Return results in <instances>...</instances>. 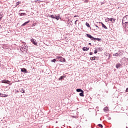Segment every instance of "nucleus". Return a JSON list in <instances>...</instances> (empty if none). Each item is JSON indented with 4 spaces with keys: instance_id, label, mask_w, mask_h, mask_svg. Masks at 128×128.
I'll list each match as a JSON object with an SVG mask.
<instances>
[{
    "instance_id": "nucleus-20",
    "label": "nucleus",
    "mask_w": 128,
    "mask_h": 128,
    "mask_svg": "<svg viewBox=\"0 0 128 128\" xmlns=\"http://www.w3.org/2000/svg\"><path fill=\"white\" fill-rule=\"evenodd\" d=\"M97 128H102V125L101 124H99L98 125Z\"/></svg>"
},
{
    "instance_id": "nucleus-38",
    "label": "nucleus",
    "mask_w": 128,
    "mask_h": 128,
    "mask_svg": "<svg viewBox=\"0 0 128 128\" xmlns=\"http://www.w3.org/2000/svg\"><path fill=\"white\" fill-rule=\"evenodd\" d=\"M89 44H90V43H89Z\"/></svg>"
},
{
    "instance_id": "nucleus-27",
    "label": "nucleus",
    "mask_w": 128,
    "mask_h": 128,
    "mask_svg": "<svg viewBox=\"0 0 128 128\" xmlns=\"http://www.w3.org/2000/svg\"><path fill=\"white\" fill-rule=\"evenodd\" d=\"M84 0L85 4H88V2L89 0Z\"/></svg>"
},
{
    "instance_id": "nucleus-12",
    "label": "nucleus",
    "mask_w": 128,
    "mask_h": 128,
    "mask_svg": "<svg viewBox=\"0 0 128 128\" xmlns=\"http://www.w3.org/2000/svg\"><path fill=\"white\" fill-rule=\"evenodd\" d=\"M20 92L22 94H24V92H25L24 89L23 88H21Z\"/></svg>"
},
{
    "instance_id": "nucleus-23",
    "label": "nucleus",
    "mask_w": 128,
    "mask_h": 128,
    "mask_svg": "<svg viewBox=\"0 0 128 128\" xmlns=\"http://www.w3.org/2000/svg\"><path fill=\"white\" fill-rule=\"evenodd\" d=\"M56 20H60V16H56L55 18Z\"/></svg>"
},
{
    "instance_id": "nucleus-31",
    "label": "nucleus",
    "mask_w": 128,
    "mask_h": 128,
    "mask_svg": "<svg viewBox=\"0 0 128 128\" xmlns=\"http://www.w3.org/2000/svg\"><path fill=\"white\" fill-rule=\"evenodd\" d=\"M100 38H95V40H98V42H100Z\"/></svg>"
},
{
    "instance_id": "nucleus-2",
    "label": "nucleus",
    "mask_w": 128,
    "mask_h": 128,
    "mask_svg": "<svg viewBox=\"0 0 128 128\" xmlns=\"http://www.w3.org/2000/svg\"><path fill=\"white\" fill-rule=\"evenodd\" d=\"M122 24H128V15L124 17Z\"/></svg>"
},
{
    "instance_id": "nucleus-33",
    "label": "nucleus",
    "mask_w": 128,
    "mask_h": 128,
    "mask_svg": "<svg viewBox=\"0 0 128 128\" xmlns=\"http://www.w3.org/2000/svg\"><path fill=\"white\" fill-rule=\"evenodd\" d=\"M126 92H128V88H126Z\"/></svg>"
},
{
    "instance_id": "nucleus-1",
    "label": "nucleus",
    "mask_w": 128,
    "mask_h": 128,
    "mask_svg": "<svg viewBox=\"0 0 128 128\" xmlns=\"http://www.w3.org/2000/svg\"><path fill=\"white\" fill-rule=\"evenodd\" d=\"M56 58L58 60V62H66V59L62 56H56Z\"/></svg>"
},
{
    "instance_id": "nucleus-37",
    "label": "nucleus",
    "mask_w": 128,
    "mask_h": 128,
    "mask_svg": "<svg viewBox=\"0 0 128 128\" xmlns=\"http://www.w3.org/2000/svg\"><path fill=\"white\" fill-rule=\"evenodd\" d=\"M76 16H74V18H76Z\"/></svg>"
},
{
    "instance_id": "nucleus-24",
    "label": "nucleus",
    "mask_w": 128,
    "mask_h": 128,
    "mask_svg": "<svg viewBox=\"0 0 128 128\" xmlns=\"http://www.w3.org/2000/svg\"><path fill=\"white\" fill-rule=\"evenodd\" d=\"M64 76H61L58 79L59 80H62L64 79Z\"/></svg>"
},
{
    "instance_id": "nucleus-5",
    "label": "nucleus",
    "mask_w": 128,
    "mask_h": 128,
    "mask_svg": "<svg viewBox=\"0 0 128 128\" xmlns=\"http://www.w3.org/2000/svg\"><path fill=\"white\" fill-rule=\"evenodd\" d=\"M122 26H123L124 28H125V30H128V24H126V23L122 24Z\"/></svg>"
},
{
    "instance_id": "nucleus-14",
    "label": "nucleus",
    "mask_w": 128,
    "mask_h": 128,
    "mask_svg": "<svg viewBox=\"0 0 128 128\" xmlns=\"http://www.w3.org/2000/svg\"><path fill=\"white\" fill-rule=\"evenodd\" d=\"M80 96H84V90L80 93Z\"/></svg>"
},
{
    "instance_id": "nucleus-16",
    "label": "nucleus",
    "mask_w": 128,
    "mask_h": 128,
    "mask_svg": "<svg viewBox=\"0 0 128 128\" xmlns=\"http://www.w3.org/2000/svg\"><path fill=\"white\" fill-rule=\"evenodd\" d=\"M28 22H30V20H28V22H25L24 24H22V26H26L27 24H28Z\"/></svg>"
},
{
    "instance_id": "nucleus-19",
    "label": "nucleus",
    "mask_w": 128,
    "mask_h": 128,
    "mask_svg": "<svg viewBox=\"0 0 128 128\" xmlns=\"http://www.w3.org/2000/svg\"><path fill=\"white\" fill-rule=\"evenodd\" d=\"M76 92H81L83 91L82 90V89H80V88H78V89H76Z\"/></svg>"
},
{
    "instance_id": "nucleus-10",
    "label": "nucleus",
    "mask_w": 128,
    "mask_h": 128,
    "mask_svg": "<svg viewBox=\"0 0 128 128\" xmlns=\"http://www.w3.org/2000/svg\"><path fill=\"white\" fill-rule=\"evenodd\" d=\"M82 50H84V52H86V50H90V48H86V47H84V48H82Z\"/></svg>"
},
{
    "instance_id": "nucleus-36",
    "label": "nucleus",
    "mask_w": 128,
    "mask_h": 128,
    "mask_svg": "<svg viewBox=\"0 0 128 128\" xmlns=\"http://www.w3.org/2000/svg\"><path fill=\"white\" fill-rule=\"evenodd\" d=\"M96 26L97 28H100L98 26V25H96Z\"/></svg>"
},
{
    "instance_id": "nucleus-4",
    "label": "nucleus",
    "mask_w": 128,
    "mask_h": 128,
    "mask_svg": "<svg viewBox=\"0 0 128 128\" xmlns=\"http://www.w3.org/2000/svg\"><path fill=\"white\" fill-rule=\"evenodd\" d=\"M108 20H110V22H112L113 24L116 22V19L114 18H108Z\"/></svg>"
},
{
    "instance_id": "nucleus-8",
    "label": "nucleus",
    "mask_w": 128,
    "mask_h": 128,
    "mask_svg": "<svg viewBox=\"0 0 128 128\" xmlns=\"http://www.w3.org/2000/svg\"><path fill=\"white\" fill-rule=\"evenodd\" d=\"M21 72H28V70L26 68H22L21 69Z\"/></svg>"
},
{
    "instance_id": "nucleus-9",
    "label": "nucleus",
    "mask_w": 128,
    "mask_h": 128,
    "mask_svg": "<svg viewBox=\"0 0 128 128\" xmlns=\"http://www.w3.org/2000/svg\"><path fill=\"white\" fill-rule=\"evenodd\" d=\"M120 66H122V64L120 63H118L116 64V68H120Z\"/></svg>"
},
{
    "instance_id": "nucleus-28",
    "label": "nucleus",
    "mask_w": 128,
    "mask_h": 128,
    "mask_svg": "<svg viewBox=\"0 0 128 128\" xmlns=\"http://www.w3.org/2000/svg\"><path fill=\"white\" fill-rule=\"evenodd\" d=\"M2 18V13H0V20Z\"/></svg>"
},
{
    "instance_id": "nucleus-11",
    "label": "nucleus",
    "mask_w": 128,
    "mask_h": 128,
    "mask_svg": "<svg viewBox=\"0 0 128 128\" xmlns=\"http://www.w3.org/2000/svg\"><path fill=\"white\" fill-rule=\"evenodd\" d=\"M2 82H4V84H10V81L8 80H2Z\"/></svg>"
},
{
    "instance_id": "nucleus-21",
    "label": "nucleus",
    "mask_w": 128,
    "mask_h": 128,
    "mask_svg": "<svg viewBox=\"0 0 128 128\" xmlns=\"http://www.w3.org/2000/svg\"><path fill=\"white\" fill-rule=\"evenodd\" d=\"M114 56H120V54L118 53H116L113 54Z\"/></svg>"
},
{
    "instance_id": "nucleus-32",
    "label": "nucleus",
    "mask_w": 128,
    "mask_h": 128,
    "mask_svg": "<svg viewBox=\"0 0 128 128\" xmlns=\"http://www.w3.org/2000/svg\"><path fill=\"white\" fill-rule=\"evenodd\" d=\"M94 52V54H98V50H95Z\"/></svg>"
},
{
    "instance_id": "nucleus-13",
    "label": "nucleus",
    "mask_w": 128,
    "mask_h": 128,
    "mask_svg": "<svg viewBox=\"0 0 128 128\" xmlns=\"http://www.w3.org/2000/svg\"><path fill=\"white\" fill-rule=\"evenodd\" d=\"M50 18H56V14L51 15Z\"/></svg>"
},
{
    "instance_id": "nucleus-18",
    "label": "nucleus",
    "mask_w": 128,
    "mask_h": 128,
    "mask_svg": "<svg viewBox=\"0 0 128 128\" xmlns=\"http://www.w3.org/2000/svg\"><path fill=\"white\" fill-rule=\"evenodd\" d=\"M90 60H96V56L90 58Z\"/></svg>"
},
{
    "instance_id": "nucleus-7",
    "label": "nucleus",
    "mask_w": 128,
    "mask_h": 128,
    "mask_svg": "<svg viewBox=\"0 0 128 128\" xmlns=\"http://www.w3.org/2000/svg\"><path fill=\"white\" fill-rule=\"evenodd\" d=\"M100 23L101 24H102V27L105 28V30L108 29V27H106V25H104V23H102V22H100Z\"/></svg>"
},
{
    "instance_id": "nucleus-15",
    "label": "nucleus",
    "mask_w": 128,
    "mask_h": 128,
    "mask_svg": "<svg viewBox=\"0 0 128 128\" xmlns=\"http://www.w3.org/2000/svg\"><path fill=\"white\" fill-rule=\"evenodd\" d=\"M104 112H108V107H105L104 108Z\"/></svg>"
},
{
    "instance_id": "nucleus-29",
    "label": "nucleus",
    "mask_w": 128,
    "mask_h": 128,
    "mask_svg": "<svg viewBox=\"0 0 128 128\" xmlns=\"http://www.w3.org/2000/svg\"><path fill=\"white\" fill-rule=\"evenodd\" d=\"M90 40H95L96 38H94L93 36H92V38H91Z\"/></svg>"
},
{
    "instance_id": "nucleus-30",
    "label": "nucleus",
    "mask_w": 128,
    "mask_h": 128,
    "mask_svg": "<svg viewBox=\"0 0 128 128\" xmlns=\"http://www.w3.org/2000/svg\"><path fill=\"white\" fill-rule=\"evenodd\" d=\"M36 26V23L32 24V26Z\"/></svg>"
},
{
    "instance_id": "nucleus-26",
    "label": "nucleus",
    "mask_w": 128,
    "mask_h": 128,
    "mask_svg": "<svg viewBox=\"0 0 128 128\" xmlns=\"http://www.w3.org/2000/svg\"><path fill=\"white\" fill-rule=\"evenodd\" d=\"M52 62H56V58L51 60Z\"/></svg>"
},
{
    "instance_id": "nucleus-25",
    "label": "nucleus",
    "mask_w": 128,
    "mask_h": 128,
    "mask_svg": "<svg viewBox=\"0 0 128 128\" xmlns=\"http://www.w3.org/2000/svg\"><path fill=\"white\" fill-rule=\"evenodd\" d=\"M86 26H88V28H90V24L86 22Z\"/></svg>"
},
{
    "instance_id": "nucleus-35",
    "label": "nucleus",
    "mask_w": 128,
    "mask_h": 128,
    "mask_svg": "<svg viewBox=\"0 0 128 128\" xmlns=\"http://www.w3.org/2000/svg\"><path fill=\"white\" fill-rule=\"evenodd\" d=\"M90 56H92V52H90Z\"/></svg>"
},
{
    "instance_id": "nucleus-17",
    "label": "nucleus",
    "mask_w": 128,
    "mask_h": 128,
    "mask_svg": "<svg viewBox=\"0 0 128 128\" xmlns=\"http://www.w3.org/2000/svg\"><path fill=\"white\" fill-rule=\"evenodd\" d=\"M20 16H26V13H20Z\"/></svg>"
},
{
    "instance_id": "nucleus-22",
    "label": "nucleus",
    "mask_w": 128,
    "mask_h": 128,
    "mask_svg": "<svg viewBox=\"0 0 128 128\" xmlns=\"http://www.w3.org/2000/svg\"><path fill=\"white\" fill-rule=\"evenodd\" d=\"M86 36H88V38H92V36L91 35H90V34H86Z\"/></svg>"
},
{
    "instance_id": "nucleus-3",
    "label": "nucleus",
    "mask_w": 128,
    "mask_h": 128,
    "mask_svg": "<svg viewBox=\"0 0 128 128\" xmlns=\"http://www.w3.org/2000/svg\"><path fill=\"white\" fill-rule=\"evenodd\" d=\"M30 41L34 46H38V42H36V40L32 38L30 39Z\"/></svg>"
},
{
    "instance_id": "nucleus-6",
    "label": "nucleus",
    "mask_w": 128,
    "mask_h": 128,
    "mask_svg": "<svg viewBox=\"0 0 128 128\" xmlns=\"http://www.w3.org/2000/svg\"><path fill=\"white\" fill-rule=\"evenodd\" d=\"M0 96L1 98H8V94H2L0 92Z\"/></svg>"
},
{
    "instance_id": "nucleus-34",
    "label": "nucleus",
    "mask_w": 128,
    "mask_h": 128,
    "mask_svg": "<svg viewBox=\"0 0 128 128\" xmlns=\"http://www.w3.org/2000/svg\"><path fill=\"white\" fill-rule=\"evenodd\" d=\"M76 22H78V20H76L74 22L75 24H76Z\"/></svg>"
}]
</instances>
